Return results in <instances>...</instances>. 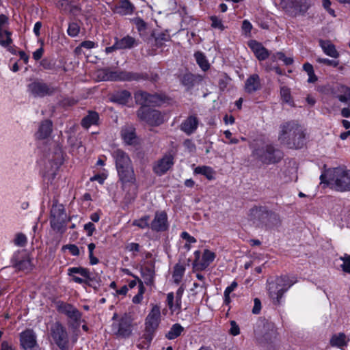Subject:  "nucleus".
<instances>
[{
    "label": "nucleus",
    "instance_id": "obj_1",
    "mask_svg": "<svg viewBox=\"0 0 350 350\" xmlns=\"http://www.w3.org/2000/svg\"><path fill=\"white\" fill-rule=\"evenodd\" d=\"M278 140L290 149H301L306 142V129L295 121L284 122L280 126Z\"/></svg>",
    "mask_w": 350,
    "mask_h": 350
},
{
    "label": "nucleus",
    "instance_id": "obj_2",
    "mask_svg": "<svg viewBox=\"0 0 350 350\" xmlns=\"http://www.w3.org/2000/svg\"><path fill=\"white\" fill-rule=\"evenodd\" d=\"M320 179L336 191H350V169L345 165L326 170Z\"/></svg>",
    "mask_w": 350,
    "mask_h": 350
},
{
    "label": "nucleus",
    "instance_id": "obj_3",
    "mask_svg": "<svg viewBox=\"0 0 350 350\" xmlns=\"http://www.w3.org/2000/svg\"><path fill=\"white\" fill-rule=\"evenodd\" d=\"M67 274L71 280L77 284L87 285L94 289L100 286V277L91 273L87 268L81 266L69 267Z\"/></svg>",
    "mask_w": 350,
    "mask_h": 350
},
{
    "label": "nucleus",
    "instance_id": "obj_4",
    "mask_svg": "<svg viewBox=\"0 0 350 350\" xmlns=\"http://www.w3.org/2000/svg\"><path fill=\"white\" fill-rule=\"evenodd\" d=\"M293 282L287 275H282L267 280V290L269 297L275 304H280L284 293L293 285Z\"/></svg>",
    "mask_w": 350,
    "mask_h": 350
},
{
    "label": "nucleus",
    "instance_id": "obj_5",
    "mask_svg": "<svg viewBox=\"0 0 350 350\" xmlns=\"http://www.w3.org/2000/svg\"><path fill=\"white\" fill-rule=\"evenodd\" d=\"M96 77L98 81H138L143 79L137 72L112 70L109 68L98 69Z\"/></svg>",
    "mask_w": 350,
    "mask_h": 350
},
{
    "label": "nucleus",
    "instance_id": "obj_6",
    "mask_svg": "<svg viewBox=\"0 0 350 350\" xmlns=\"http://www.w3.org/2000/svg\"><path fill=\"white\" fill-rule=\"evenodd\" d=\"M63 161V154H44L40 161L43 177L50 182L53 180Z\"/></svg>",
    "mask_w": 350,
    "mask_h": 350
},
{
    "label": "nucleus",
    "instance_id": "obj_7",
    "mask_svg": "<svg viewBox=\"0 0 350 350\" xmlns=\"http://www.w3.org/2000/svg\"><path fill=\"white\" fill-rule=\"evenodd\" d=\"M115 161L121 181L123 183H134L135 176L131 161L128 154H116Z\"/></svg>",
    "mask_w": 350,
    "mask_h": 350
},
{
    "label": "nucleus",
    "instance_id": "obj_8",
    "mask_svg": "<svg viewBox=\"0 0 350 350\" xmlns=\"http://www.w3.org/2000/svg\"><path fill=\"white\" fill-rule=\"evenodd\" d=\"M33 258L27 250H20L14 253L12 258L13 267L18 271L28 273L31 271L34 265Z\"/></svg>",
    "mask_w": 350,
    "mask_h": 350
},
{
    "label": "nucleus",
    "instance_id": "obj_9",
    "mask_svg": "<svg viewBox=\"0 0 350 350\" xmlns=\"http://www.w3.org/2000/svg\"><path fill=\"white\" fill-rule=\"evenodd\" d=\"M135 101L142 107L160 106L165 103L167 98L161 94H150L147 92L139 90L134 95Z\"/></svg>",
    "mask_w": 350,
    "mask_h": 350
},
{
    "label": "nucleus",
    "instance_id": "obj_10",
    "mask_svg": "<svg viewBox=\"0 0 350 350\" xmlns=\"http://www.w3.org/2000/svg\"><path fill=\"white\" fill-rule=\"evenodd\" d=\"M27 92L34 98H44L53 95L55 88L42 80L36 79L27 85Z\"/></svg>",
    "mask_w": 350,
    "mask_h": 350
},
{
    "label": "nucleus",
    "instance_id": "obj_11",
    "mask_svg": "<svg viewBox=\"0 0 350 350\" xmlns=\"http://www.w3.org/2000/svg\"><path fill=\"white\" fill-rule=\"evenodd\" d=\"M161 309L158 305H153L145 319L146 338L151 339L161 323Z\"/></svg>",
    "mask_w": 350,
    "mask_h": 350
},
{
    "label": "nucleus",
    "instance_id": "obj_12",
    "mask_svg": "<svg viewBox=\"0 0 350 350\" xmlns=\"http://www.w3.org/2000/svg\"><path fill=\"white\" fill-rule=\"evenodd\" d=\"M51 336L55 343L62 350L68 348V334L65 327L59 322L54 323L50 328Z\"/></svg>",
    "mask_w": 350,
    "mask_h": 350
},
{
    "label": "nucleus",
    "instance_id": "obj_13",
    "mask_svg": "<svg viewBox=\"0 0 350 350\" xmlns=\"http://www.w3.org/2000/svg\"><path fill=\"white\" fill-rule=\"evenodd\" d=\"M137 116L140 120L151 126H159L164 121L163 115L158 110L141 107L137 111Z\"/></svg>",
    "mask_w": 350,
    "mask_h": 350
},
{
    "label": "nucleus",
    "instance_id": "obj_14",
    "mask_svg": "<svg viewBox=\"0 0 350 350\" xmlns=\"http://www.w3.org/2000/svg\"><path fill=\"white\" fill-rule=\"evenodd\" d=\"M193 267L198 271L206 269L215 259L216 254L210 250L205 249L201 254L200 251L196 250L193 253Z\"/></svg>",
    "mask_w": 350,
    "mask_h": 350
},
{
    "label": "nucleus",
    "instance_id": "obj_15",
    "mask_svg": "<svg viewBox=\"0 0 350 350\" xmlns=\"http://www.w3.org/2000/svg\"><path fill=\"white\" fill-rule=\"evenodd\" d=\"M66 213L62 204H53L51 210V226L53 229L60 231L66 225Z\"/></svg>",
    "mask_w": 350,
    "mask_h": 350
},
{
    "label": "nucleus",
    "instance_id": "obj_16",
    "mask_svg": "<svg viewBox=\"0 0 350 350\" xmlns=\"http://www.w3.org/2000/svg\"><path fill=\"white\" fill-rule=\"evenodd\" d=\"M284 9L291 16L304 14L308 9L306 0H281Z\"/></svg>",
    "mask_w": 350,
    "mask_h": 350
},
{
    "label": "nucleus",
    "instance_id": "obj_17",
    "mask_svg": "<svg viewBox=\"0 0 350 350\" xmlns=\"http://www.w3.org/2000/svg\"><path fill=\"white\" fill-rule=\"evenodd\" d=\"M20 345L23 350H38L37 336L31 329H27L19 336Z\"/></svg>",
    "mask_w": 350,
    "mask_h": 350
},
{
    "label": "nucleus",
    "instance_id": "obj_18",
    "mask_svg": "<svg viewBox=\"0 0 350 350\" xmlns=\"http://www.w3.org/2000/svg\"><path fill=\"white\" fill-rule=\"evenodd\" d=\"M111 332L116 336L126 338L131 334V323L130 319L125 314L119 321L111 325Z\"/></svg>",
    "mask_w": 350,
    "mask_h": 350
},
{
    "label": "nucleus",
    "instance_id": "obj_19",
    "mask_svg": "<svg viewBox=\"0 0 350 350\" xmlns=\"http://www.w3.org/2000/svg\"><path fill=\"white\" fill-rule=\"evenodd\" d=\"M169 224L167 216L164 211H157L150 224V228L153 231L163 232L168 229Z\"/></svg>",
    "mask_w": 350,
    "mask_h": 350
},
{
    "label": "nucleus",
    "instance_id": "obj_20",
    "mask_svg": "<svg viewBox=\"0 0 350 350\" xmlns=\"http://www.w3.org/2000/svg\"><path fill=\"white\" fill-rule=\"evenodd\" d=\"M173 165L174 157L172 154H165L154 164L153 171L157 175L162 176L166 173Z\"/></svg>",
    "mask_w": 350,
    "mask_h": 350
},
{
    "label": "nucleus",
    "instance_id": "obj_21",
    "mask_svg": "<svg viewBox=\"0 0 350 350\" xmlns=\"http://www.w3.org/2000/svg\"><path fill=\"white\" fill-rule=\"evenodd\" d=\"M135 10V7L130 0H119L113 8V12L120 16L131 15Z\"/></svg>",
    "mask_w": 350,
    "mask_h": 350
},
{
    "label": "nucleus",
    "instance_id": "obj_22",
    "mask_svg": "<svg viewBox=\"0 0 350 350\" xmlns=\"http://www.w3.org/2000/svg\"><path fill=\"white\" fill-rule=\"evenodd\" d=\"M248 46L259 61L265 60L270 55L269 51L260 42L256 40L249 41Z\"/></svg>",
    "mask_w": 350,
    "mask_h": 350
},
{
    "label": "nucleus",
    "instance_id": "obj_23",
    "mask_svg": "<svg viewBox=\"0 0 350 350\" xmlns=\"http://www.w3.org/2000/svg\"><path fill=\"white\" fill-rule=\"evenodd\" d=\"M121 136L125 143L129 145L139 144V138L136 135L135 129L131 125H126L122 128Z\"/></svg>",
    "mask_w": 350,
    "mask_h": 350
},
{
    "label": "nucleus",
    "instance_id": "obj_24",
    "mask_svg": "<svg viewBox=\"0 0 350 350\" xmlns=\"http://www.w3.org/2000/svg\"><path fill=\"white\" fill-rule=\"evenodd\" d=\"M198 124L199 120L196 116H189L186 120L183 121L180 125V129L185 133L190 135L196 131Z\"/></svg>",
    "mask_w": 350,
    "mask_h": 350
},
{
    "label": "nucleus",
    "instance_id": "obj_25",
    "mask_svg": "<svg viewBox=\"0 0 350 350\" xmlns=\"http://www.w3.org/2000/svg\"><path fill=\"white\" fill-rule=\"evenodd\" d=\"M57 7L64 13L77 16L81 12L79 5L72 3L68 0H59L56 3Z\"/></svg>",
    "mask_w": 350,
    "mask_h": 350
},
{
    "label": "nucleus",
    "instance_id": "obj_26",
    "mask_svg": "<svg viewBox=\"0 0 350 350\" xmlns=\"http://www.w3.org/2000/svg\"><path fill=\"white\" fill-rule=\"evenodd\" d=\"M261 89V83L258 75L253 74L245 82V90L248 94H252Z\"/></svg>",
    "mask_w": 350,
    "mask_h": 350
},
{
    "label": "nucleus",
    "instance_id": "obj_27",
    "mask_svg": "<svg viewBox=\"0 0 350 350\" xmlns=\"http://www.w3.org/2000/svg\"><path fill=\"white\" fill-rule=\"evenodd\" d=\"M53 123L49 120H44L41 122L35 137L38 139H44L50 136L52 133Z\"/></svg>",
    "mask_w": 350,
    "mask_h": 350
},
{
    "label": "nucleus",
    "instance_id": "obj_28",
    "mask_svg": "<svg viewBox=\"0 0 350 350\" xmlns=\"http://www.w3.org/2000/svg\"><path fill=\"white\" fill-rule=\"evenodd\" d=\"M332 93L342 103L350 100V88L345 85H337L332 89Z\"/></svg>",
    "mask_w": 350,
    "mask_h": 350
},
{
    "label": "nucleus",
    "instance_id": "obj_29",
    "mask_svg": "<svg viewBox=\"0 0 350 350\" xmlns=\"http://www.w3.org/2000/svg\"><path fill=\"white\" fill-rule=\"evenodd\" d=\"M59 310L75 321H78L81 317L79 311L76 308L68 304H61L59 306Z\"/></svg>",
    "mask_w": 350,
    "mask_h": 350
},
{
    "label": "nucleus",
    "instance_id": "obj_30",
    "mask_svg": "<svg viewBox=\"0 0 350 350\" xmlns=\"http://www.w3.org/2000/svg\"><path fill=\"white\" fill-rule=\"evenodd\" d=\"M319 45L324 53L332 58H338L340 55L334 44L329 40H319Z\"/></svg>",
    "mask_w": 350,
    "mask_h": 350
},
{
    "label": "nucleus",
    "instance_id": "obj_31",
    "mask_svg": "<svg viewBox=\"0 0 350 350\" xmlns=\"http://www.w3.org/2000/svg\"><path fill=\"white\" fill-rule=\"evenodd\" d=\"M193 172L196 174H201L204 176L208 180L215 179L216 172L212 167L209 166H198L195 167Z\"/></svg>",
    "mask_w": 350,
    "mask_h": 350
},
{
    "label": "nucleus",
    "instance_id": "obj_32",
    "mask_svg": "<svg viewBox=\"0 0 350 350\" xmlns=\"http://www.w3.org/2000/svg\"><path fill=\"white\" fill-rule=\"evenodd\" d=\"M118 49H131L137 44L136 40L130 36H126L121 39H116Z\"/></svg>",
    "mask_w": 350,
    "mask_h": 350
},
{
    "label": "nucleus",
    "instance_id": "obj_33",
    "mask_svg": "<svg viewBox=\"0 0 350 350\" xmlns=\"http://www.w3.org/2000/svg\"><path fill=\"white\" fill-rule=\"evenodd\" d=\"M251 214L256 216H262V215L265 214L267 217H269L270 219H274L276 222H279V217L277 214L268 211L265 207L260 206V207H254L251 209Z\"/></svg>",
    "mask_w": 350,
    "mask_h": 350
},
{
    "label": "nucleus",
    "instance_id": "obj_34",
    "mask_svg": "<svg viewBox=\"0 0 350 350\" xmlns=\"http://www.w3.org/2000/svg\"><path fill=\"white\" fill-rule=\"evenodd\" d=\"M167 304L172 313H178L180 310L181 301H178L174 293H169L167 295Z\"/></svg>",
    "mask_w": 350,
    "mask_h": 350
},
{
    "label": "nucleus",
    "instance_id": "obj_35",
    "mask_svg": "<svg viewBox=\"0 0 350 350\" xmlns=\"http://www.w3.org/2000/svg\"><path fill=\"white\" fill-rule=\"evenodd\" d=\"M99 119L98 113L95 111H90L81 120L83 127L88 129L90 126L96 124Z\"/></svg>",
    "mask_w": 350,
    "mask_h": 350
},
{
    "label": "nucleus",
    "instance_id": "obj_36",
    "mask_svg": "<svg viewBox=\"0 0 350 350\" xmlns=\"http://www.w3.org/2000/svg\"><path fill=\"white\" fill-rule=\"evenodd\" d=\"M257 156L256 159L261 162V164L258 165V167H261L262 165H269L275 163L280 160V157H278L277 154H256Z\"/></svg>",
    "mask_w": 350,
    "mask_h": 350
},
{
    "label": "nucleus",
    "instance_id": "obj_37",
    "mask_svg": "<svg viewBox=\"0 0 350 350\" xmlns=\"http://www.w3.org/2000/svg\"><path fill=\"white\" fill-rule=\"evenodd\" d=\"M185 265L184 264L178 263L176 264L174 267L173 274H172V278L174 280V282L176 284H179L183 277L185 275Z\"/></svg>",
    "mask_w": 350,
    "mask_h": 350
},
{
    "label": "nucleus",
    "instance_id": "obj_38",
    "mask_svg": "<svg viewBox=\"0 0 350 350\" xmlns=\"http://www.w3.org/2000/svg\"><path fill=\"white\" fill-rule=\"evenodd\" d=\"M349 339L347 338L346 335L343 333H339L338 334L334 335L331 340L330 343L332 346L342 348L344 346L347 345V342Z\"/></svg>",
    "mask_w": 350,
    "mask_h": 350
},
{
    "label": "nucleus",
    "instance_id": "obj_39",
    "mask_svg": "<svg viewBox=\"0 0 350 350\" xmlns=\"http://www.w3.org/2000/svg\"><path fill=\"white\" fill-rule=\"evenodd\" d=\"M194 57L198 66L203 71H206L210 68V64L204 54L200 51L195 53Z\"/></svg>",
    "mask_w": 350,
    "mask_h": 350
},
{
    "label": "nucleus",
    "instance_id": "obj_40",
    "mask_svg": "<svg viewBox=\"0 0 350 350\" xmlns=\"http://www.w3.org/2000/svg\"><path fill=\"white\" fill-rule=\"evenodd\" d=\"M184 328L179 323L174 324L170 329L165 334V337L169 340H174L178 337L183 332Z\"/></svg>",
    "mask_w": 350,
    "mask_h": 350
},
{
    "label": "nucleus",
    "instance_id": "obj_41",
    "mask_svg": "<svg viewBox=\"0 0 350 350\" xmlns=\"http://www.w3.org/2000/svg\"><path fill=\"white\" fill-rule=\"evenodd\" d=\"M131 96V93L127 90L118 91L113 95V100L120 104H126Z\"/></svg>",
    "mask_w": 350,
    "mask_h": 350
},
{
    "label": "nucleus",
    "instance_id": "obj_42",
    "mask_svg": "<svg viewBox=\"0 0 350 350\" xmlns=\"http://www.w3.org/2000/svg\"><path fill=\"white\" fill-rule=\"evenodd\" d=\"M136 278L138 280V293L136 295H135L132 301L135 304H139L142 303L143 299H144V294L145 293L146 288L144 285V282L141 279H139L138 277H136Z\"/></svg>",
    "mask_w": 350,
    "mask_h": 350
},
{
    "label": "nucleus",
    "instance_id": "obj_43",
    "mask_svg": "<svg viewBox=\"0 0 350 350\" xmlns=\"http://www.w3.org/2000/svg\"><path fill=\"white\" fill-rule=\"evenodd\" d=\"M180 238L185 241L183 247L186 252H189L191 250V244L196 243L197 242V240L194 237L191 236L185 231L180 234Z\"/></svg>",
    "mask_w": 350,
    "mask_h": 350
},
{
    "label": "nucleus",
    "instance_id": "obj_44",
    "mask_svg": "<svg viewBox=\"0 0 350 350\" xmlns=\"http://www.w3.org/2000/svg\"><path fill=\"white\" fill-rule=\"evenodd\" d=\"M141 273L146 285H151L153 283L154 273L152 269L148 267L142 269Z\"/></svg>",
    "mask_w": 350,
    "mask_h": 350
},
{
    "label": "nucleus",
    "instance_id": "obj_45",
    "mask_svg": "<svg viewBox=\"0 0 350 350\" xmlns=\"http://www.w3.org/2000/svg\"><path fill=\"white\" fill-rule=\"evenodd\" d=\"M12 32L8 30H3L0 38V45L4 48L9 47L12 43Z\"/></svg>",
    "mask_w": 350,
    "mask_h": 350
},
{
    "label": "nucleus",
    "instance_id": "obj_46",
    "mask_svg": "<svg viewBox=\"0 0 350 350\" xmlns=\"http://www.w3.org/2000/svg\"><path fill=\"white\" fill-rule=\"evenodd\" d=\"M12 242L14 245L23 247L27 244V237L25 234L18 232L14 235Z\"/></svg>",
    "mask_w": 350,
    "mask_h": 350
},
{
    "label": "nucleus",
    "instance_id": "obj_47",
    "mask_svg": "<svg viewBox=\"0 0 350 350\" xmlns=\"http://www.w3.org/2000/svg\"><path fill=\"white\" fill-rule=\"evenodd\" d=\"M268 327L271 328L270 332L266 333L263 336L262 339H259L260 344L264 343V342H272V340L276 338V331L274 326L273 325H268Z\"/></svg>",
    "mask_w": 350,
    "mask_h": 350
},
{
    "label": "nucleus",
    "instance_id": "obj_48",
    "mask_svg": "<svg viewBox=\"0 0 350 350\" xmlns=\"http://www.w3.org/2000/svg\"><path fill=\"white\" fill-rule=\"evenodd\" d=\"M272 58L273 61H275L276 59L282 60L286 66L291 65L293 63V59L291 57H286L284 53L282 52L276 53L273 55Z\"/></svg>",
    "mask_w": 350,
    "mask_h": 350
},
{
    "label": "nucleus",
    "instance_id": "obj_49",
    "mask_svg": "<svg viewBox=\"0 0 350 350\" xmlns=\"http://www.w3.org/2000/svg\"><path fill=\"white\" fill-rule=\"evenodd\" d=\"M195 76L191 73H187L182 78V83L188 88H191L195 83Z\"/></svg>",
    "mask_w": 350,
    "mask_h": 350
},
{
    "label": "nucleus",
    "instance_id": "obj_50",
    "mask_svg": "<svg viewBox=\"0 0 350 350\" xmlns=\"http://www.w3.org/2000/svg\"><path fill=\"white\" fill-rule=\"evenodd\" d=\"M149 216L145 215L138 219L134 220L133 222V225L138 226L142 229H144L149 226Z\"/></svg>",
    "mask_w": 350,
    "mask_h": 350
},
{
    "label": "nucleus",
    "instance_id": "obj_51",
    "mask_svg": "<svg viewBox=\"0 0 350 350\" xmlns=\"http://www.w3.org/2000/svg\"><path fill=\"white\" fill-rule=\"evenodd\" d=\"M80 31V27L78 23L75 22L70 23L68 25V28L67 29V33L70 37H76L78 36Z\"/></svg>",
    "mask_w": 350,
    "mask_h": 350
},
{
    "label": "nucleus",
    "instance_id": "obj_52",
    "mask_svg": "<svg viewBox=\"0 0 350 350\" xmlns=\"http://www.w3.org/2000/svg\"><path fill=\"white\" fill-rule=\"evenodd\" d=\"M280 95L284 102L291 104V90L288 88L283 86L280 88Z\"/></svg>",
    "mask_w": 350,
    "mask_h": 350
},
{
    "label": "nucleus",
    "instance_id": "obj_53",
    "mask_svg": "<svg viewBox=\"0 0 350 350\" xmlns=\"http://www.w3.org/2000/svg\"><path fill=\"white\" fill-rule=\"evenodd\" d=\"M66 250H68L70 254L74 256H78L80 254L79 248L75 244H67L63 245L62 251L65 252Z\"/></svg>",
    "mask_w": 350,
    "mask_h": 350
},
{
    "label": "nucleus",
    "instance_id": "obj_54",
    "mask_svg": "<svg viewBox=\"0 0 350 350\" xmlns=\"http://www.w3.org/2000/svg\"><path fill=\"white\" fill-rule=\"evenodd\" d=\"M95 248H96V245L93 243H91L88 245L90 263L92 265H96L99 262L98 259L94 256V250Z\"/></svg>",
    "mask_w": 350,
    "mask_h": 350
},
{
    "label": "nucleus",
    "instance_id": "obj_55",
    "mask_svg": "<svg viewBox=\"0 0 350 350\" xmlns=\"http://www.w3.org/2000/svg\"><path fill=\"white\" fill-rule=\"evenodd\" d=\"M210 20L211 21V27L213 28L218 29L221 31H223L225 29L221 19L219 18L217 16H211L210 17Z\"/></svg>",
    "mask_w": 350,
    "mask_h": 350
},
{
    "label": "nucleus",
    "instance_id": "obj_56",
    "mask_svg": "<svg viewBox=\"0 0 350 350\" xmlns=\"http://www.w3.org/2000/svg\"><path fill=\"white\" fill-rule=\"evenodd\" d=\"M340 260L342 261L340 265L344 272L350 273V256L345 255L343 257H340Z\"/></svg>",
    "mask_w": 350,
    "mask_h": 350
},
{
    "label": "nucleus",
    "instance_id": "obj_57",
    "mask_svg": "<svg viewBox=\"0 0 350 350\" xmlns=\"http://www.w3.org/2000/svg\"><path fill=\"white\" fill-rule=\"evenodd\" d=\"M317 62L319 64H325L327 66H333V67H337L339 64V62L338 61L329 59L327 58H321L318 57L317 59Z\"/></svg>",
    "mask_w": 350,
    "mask_h": 350
},
{
    "label": "nucleus",
    "instance_id": "obj_58",
    "mask_svg": "<svg viewBox=\"0 0 350 350\" xmlns=\"http://www.w3.org/2000/svg\"><path fill=\"white\" fill-rule=\"evenodd\" d=\"M83 228L88 237L92 236L93 233L96 230L95 225L92 222H88L85 224Z\"/></svg>",
    "mask_w": 350,
    "mask_h": 350
},
{
    "label": "nucleus",
    "instance_id": "obj_59",
    "mask_svg": "<svg viewBox=\"0 0 350 350\" xmlns=\"http://www.w3.org/2000/svg\"><path fill=\"white\" fill-rule=\"evenodd\" d=\"M40 65L46 70H53L55 67V62L47 59H43L40 62Z\"/></svg>",
    "mask_w": 350,
    "mask_h": 350
},
{
    "label": "nucleus",
    "instance_id": "obj_60",
    "mask_svg": "<svg viewBox=\"0 0 350 350\" xmlns=\"http://www.w3.org/2000/svg\"><path fill=\"white\" fill-rule=\"evenodd\" d=\"M183 146L185 148V151L189 152L196 151V146L191 139H186L183 143Z\"/></svg>",
    "mask_w": 350,
    "mask_h": 350
},
{
    "label": "nucleus",
    "instance_id": "obj_61",
    "mask_svg": "<svg viewBox=\"0 0 350 350\" xmlns=\"http://www.w3.org/2000/svg\"><path fill=\"white\" fill-rule=\"evenodd\" d=\"M229 332L232 336H237L240 334L239 327L234 321H230V329Z\"/></svg>",
    "mask_w": 350,
    "mask_h": 350
},
{
    "label": "nucleus",
    "instance_id": "obj_62",
    "mask_svg": "<svg viewBox=\"0 0 350 350\" xmlns=\"http://www.w3.org/2000/svg\"><path fill=\"white\" fill-rule=\"evenodd\" d=\"M8 24V18L5 14L0 15V38L5 25Z\"/></svg>",
    "mask_w": 350,
    "mask_h": 350
},
{
    "label": "nucleus",
    "instance_id": "obj_63",
    "mask_svg": "<svg viewBox=\"0 0 350 350\" xmlns=\"http://www.w3.org/2000/svg\"><path fill=\"white\" fill-rule=\"evenodd\" d=\"M135 24L139 31H142L146 29V23L140 18L134 19Z\"/></svg>",
    "mask_w": 350,
    "mask_h": 350
},
{
    "label": "nucleus",
    "instance_id": "obj_64",
    "mask_svg": "<svg viewBox=\"0 0 350 350\" xmlns=\"http://www.w3.org/2000/svg\"><path fill=\"white\" fill-rule=\"evenodd\" d=\"M252 29V25L247 20H244L242 23V29L247 34L250 33Z\"/></svg>",
    "mask_w": 350,
    "mask_h": 350
}]
</instances>
